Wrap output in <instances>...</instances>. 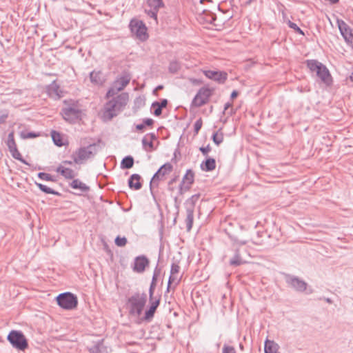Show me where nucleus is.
Segmentation results:
<instances>
[{
  "instance_id": "obj_1",
  "label": "nucleus",
  "mask_w": 353,
  "mask_h": 353,
  "mask_svg": "<svg viewBox=\"0 0 353 353\" xmlns=\"http://www.w3.org/2000/svg\"><path fill=\"white\" fill-rule=\"evenodd\" d=\"M128 99V94L127 92H122L106 102L104 105L103 119L108 121L117 117L124 109Z\"/></svg>"
},
{
  "instance_id": "obj_2",
  "label": "nucleus",
  "mask_w": 353,
  "mask_h": 353,
  "mask_svg": "<svg viewBox=\"0 0 353 353\" xmlns=\"http://www.w3.org/2000/svg\"><path fill=\"white\" fill-rule=\"evenodd\" d=\"M98 145L91 143L85 147H81L72 152L71 158L76 164H83L89 159L93 158L98 152Z\"/></svg>"
},
{
  "instance_id": "obj_3",
  "label": "nucleus",
  "mask_w": 353,
  "mask_h": 353,
  "mask_svg": "<svg viewBox=\"0 0 353 353\" xmlns=\"http://www.w3.org/2000/svg\"><path fill=\"white\" fill-rule=\"evenodd\" d=\"M147 301V295L145 292L134 293L129 297L127 303L129 305V313L132 316H139L143 310Z\"/></svg>"
},
{
  "instance_id": "obj_4",
  "label": "nucleus",
  "mask_w": 353,
  "mask_h": 353,
  "mask_svg": "<svg viewBox=\"0 0 353 353\" xmlns=\"http://www.w3.org/2000/svg\"><path fill=\"white\" fill-rule=\"evenodd\" d=\"M57 305L64 310H73L77 307L78 298L76 294L70 292L60 293L56 297Z\"/></svg>"
},
{
  "instance_id": "obj_5",
  "label": "nucleus",
  "mask_w": 353,
  "mask_h": 353,
  "mask_svg": "<svg viewBox=\"0 0 353 353\" xmlns=\"http://www.w3.org/2000/svg\"><path fill=\"white\" fill-rule=\"evenodd\" d=\"M7 340L17 350L23 351L28 347V340L20 330H11L7 336Z\"/></svg>"
},
{
  "instance_id": "obj_6",
  "label": "nucleus",
  "mask_w": 353,
  "mask_h": 353,
  "mask_svg": "<svg viewBox=\"0 0 353 353\" xmlns=\"http://www.w3.org/2000/svg\"><path fill=\"white\" fill-rule=\"evenodd\" d=\"M214 88L208 85L201 87L193 98L191 106L199 108L208 103L210 98L213 94Z\"/></svg>"
},
{
  "instance_id": "obj_7",
  "label": "nucleus",
  "mask_w": 353,
  "mask_h": 353,
  "mask_svg": "<svg viewBox=\"0 0 353 353\" xmlns=\"http://www.w3.org/2000/svg\"><path fill=\"white\" fill-rule=\"evenodd\" d=\"M149 306L145 310L144 316L143 319L145 321L150 322L153 319L154 314L156 312L157 309L160 305L161 302V296H154V290H152V293L150 289H149Z\"/></svg>"
},
{
  "instance_id": "obj_8",
  "label": "nucleus",
  "mask_w": 353,
  "mask_h": 353,
  "mask_svg": "<svg viewBox=\"0 0 353 353\" xmlns=\"http://www.w3.org/2000/svg\"><path fill=\"white\" fill-rule=\"evenodd\" d=\"M285 283L289 287L294 290L297 292H304L307 290L308 284L303 279L297 276L283 273Z\"/></svg>"
},
{
  "instance_id": "obj_9",
  "label": "nucleus",
  "mask_w": 353,
  "mask_h": 353,
  "mask_svg": "<svg viewBox=\"0 0 353 353\" xmlns=\"http://www.w3.org/2000/svg\"><path fill=\"white\" fill-rule=\"evenodd\" d=\"M6 145H7L9 152H10L12 157L21 162L25 165H30V163L26 161L21 153L18 150L17 145L14 139V132L12 130L9 132L7 139L5 141Z\"/></svg>"
},
{
  "instance_id": "obj_10",
  "label": "nucleus",
  "mask_w": 353,
  "mask_h": 353,
  "mask_svg": "<svg viewBox=\"0 0 353 353\" xmlns=\"http://www.w3.org/2000/svg\"><path fill=\"white\" fill-rule=\"evenodd\" d=\"M129 28L131 32L136 34L137 37L141 41H145L148 38L147 27L141 20L132 19L130 22Z\"/></svg>"
},
{
  "instance_id": "obj_11",
  "label": "nucleus",
  "mask_w": 353,
  "mask_h": 353,
  "mask_svg": "<svg viewBox=\"0 0 353 353\" xmlns=\"http://www.w3.org/2000/svg\"><path fill=\"white\" fill-rule=\"evenodd\" d=\"M172 169V165L168 162L162 165L154 174L150 182V190L152 194L153 186L157 187L159 185V181L161 180L165 175L170 172Z\"/></svg>"
},
{
  "instance_id": "obj_12",
  "label": "nucleus",
  "mask_w": 353,
  "mask_h": 353,
  "mask_svg": "<svg viewBox=\"0 0 353 353\" xmlns=\"http://www.w3.org/2000/svg\"><path fill=\"white\" fill-rule=\"evenodd\" d=\"M61 114L65 120L74 123L77 121L81 120L82 112L79 108L68 107L63 108Z\"/></svg>"
},
{
  "instance_id": "obj_13",
  "label": "nucleus",
  "mask_w": 353,
  "mask_h": 353,
  "mask_svg": "<svg viewBox=\"0 0 353 353\" xmlns=\"http://www.w3.org/2000/svg\"><path fill=\"white\" fill-rule=\"evenodd\" d=\"M149 264L150 260L145 255H139L134 258L132 268L135 272L143 273Z\"/></svg>"
},
{
  "instance_id": "obj_14",
  "label": "nucleus",
  "mask_w": 353,
  "mask_h": 353,
  "mask_svg": "<svg viewBox=\"0 0 353 353\" xmlns=\"http://www.w3.org/2000/svg\"><path fill=\"white\" fill-rule=\"evenodd\" d=\"M316 76L327 86H331L333 83V78L328 70L324 64H322L316 72Z\"/></svg>"
},
{
  "instance_id": "obj_15",
  "label": "nucleus",
  "mask_w": 353,
  "mask_h": 353,
  "mask_svg": "<svg viewBox=\"0 0 353 353\" xmlns=\"http://www.w3.org/2000/svg\"><path fill=\"white\" fill-rule=\"evenodd\" d=\"M204 75L209 79L214 80L219 84H223L228 79V74L224 71L203 70Z\"/></svg>"
},
{
  "instance_id": "obj_16",
  "label": "nucleus",
  "mask_w": 353,
  "mask_h": 353,
  "mask_svg": "<svg viewBox=\"0 0 353 353\" xmlns=\"http://www.w3.org/2000/svg\"><path fill=\"white\" fill-rule=\"evenodd\" d=\"M338 28L340 33L347 43L352 42L353 39V33L351 28L342 19H338Z\"/></svg>"
},
{
  "instance_id": "obj_17",
  "label": "nucleus",
  "mask_w": 353,
  "mask_h": 353,
  "mask_svg": "<svg viewBox=\"0 0 353 353\" xmlns=\"http://www.w3.org/2000/svg\"><path fill=\"white\" fill-rule=\"evenodd\" d=\"M216 19V15L205 9L202 10L197 17V20L201 23L214 24Z\"/></svg>"
},
{
  "instance_id": "obj_18",
  "label": "nucleus",
  "mask_w": 353,
  "mask_h": 353,
  "mask_svg": "<svg viewBox=\"0 0 353 353\" xmlns=\"http://www.w3.org/2000/svg\"><path fill=\"white\" fill-rule=\"evenodd\" d=\"M46 91L48 96L51 98L60 99L63 97L59 85L57 83L55 80L47 86Z\"/></svg>"
},
{
  "instance_id": "obj_19",
  "label": "nucleus",
  "mask_w": 353,
  "mask_h": 353,
  "mask_svg": "<svg viewBox=\"0 0 353 353\" xmlns=\"http://www.w3.org/2000/svg\"><path fill=\"white\" fill-rule=\"evenodd\" d=\"M141 176L139 174H132L128 180V184L130 189L139 190L142 188L141 182Z\"/></svg>"
},
{
  "instance_id": "obj_20",
  "label": "nucleus",
  "mask_w": 353,
  "mask_h": 353,
  "mask_svg": "<svg viewBox=\"0 0 353 353\" xmlns=\"http://www.w3.org/2000/svg\"><path fill=\"white\" fill-rule=\"evenodd\" d=\"M168 103V101L166 99H161L160 101H154L151 105V108L154 109L153 114L156 117L160 116L162 114L163 108H165Z\"/></svg>"
},
{
  "instance_id": "obj_21",
  "label": "nucleus",
  "mask_w": 353,
  "mask_h": 353,
  "mask_svg": "<svg viewBox=\"0 0 353 353\" xmlns=\"http://www.w3.org/2000/svg\"><path fill=\"white\" fill-rule=\"evenodd\" d=\"M201 170L211 172L216 168V160L212 157H208L200 165Z\"/></svg>"
},
{
  "instance_id": "obj_22",
  "label": "nucleus",
  "mask_w": 353,
  "mask_h": 353,
  "mask_svg": "<svg viewBox=\"0 0 353 353\" xmlns=\"http://www.w3.org/2000/svg\"><path fill=\"white\" fill-rule=\"evenodd\" d=\"M57 172L59 173L66 179H72L75 177L76 173L73 170L60 165L56 169Z\"/></svg>"
},
{
  "instance_id": "obj_23",
  "label": "nucleus",
  "mask_w": 353,
  "mask_h": 353,
  "mask_svg": "<svg viewBox=\"0 0 353 353\" xmlns=\"http://www.w3.org/2000/svg\"><path fill=\"white\" fill-rule=\"evenodd\" d=\"M245 261L243 260V259L241 256L240 251L239 248L235 249L234 250V254L233 257L230 260L229 264L231 266L233 267H237L242 264H243Z\"/></svg>"
},
{
  "instance_id": "obj_24",
  "label": "nucleus",
  "mask_w": 353,
  "mask_h": 353,
  "mask_svg": "<svg viewBox=\"0 0 353 353\" xmlns=\"http://www.w3.org/2000/svg\"><path fill=\"white\" fill-rule=\"evenodd\" d=\"M200 196L201 194L198 193L192 195L189 199H188L184 203L185 210H191L192 211H194L195 204L200 198Z\"/></svg>"
},
{
  "instance_id": "obj_25",
  "label": "nucleus",
  "mask_w": 353,
  "mask_h": 353,
  "mask_svg": "<svg viewBox=\"0 0 353 353\" xmlns=\"http://www.w3.org/2000/svg\"><path fill=\"white\" fill-rule=\"evenodd\" d=\"M154 121L151 118H145L141 123L136 124L135 129L139 132H143L146 127L152 128Z\"/></svg>"
},
{
  "instance_id": "obj_26",
  "label": "nucleus",
  "mask_w": 353,
  "mask_h": 353,
  "mask_svg": "<svg viewBox=\"0 0 353 353\" xmlns=\"http://www.w3.org/2000/svg\"><path fill=\"white\" fill-rule=\"evenodd\" d=\"M70 186L72 189H79L82 192H87L90 190V187L86 184L81 182L79 179H74L70 183Z\"/></svg>"
},
{
  "instance_id": "obj_27",
  "label": "nucleus",
  "mask_w": 353,
  "mask_h": 353,
  "mask_svg": "<svg viewBox=\"0 0 353 353\" xmlns=\"http://www.w3.org/2000/svg\"><path fill=\"white\" fill-rule=\"evenodd\" d=\"M145 99L143 96L137 97L133 101L132 110L134 113H137L139 109L145 106Z\"/></svg>"
},
{
  "instance_id": "obj_28",
  "label": "nucleus",
  "mask_w": 353,
  "mask_h": 353,
  "mask_svg": "<svg viewBox=\"0 0 353 353\" xmlns=\"http://www.w3.org/2000/svg\"><path fill=\"white\" fill-rule=\"evenodd\" d=\"M90 79L92 83L97 85H101L103 82L101 71H92L90 73Z\"/></svg>"
},
{
  "instance_id": "obj_29",
  "label": "nucleus",
  "mask_w": 353,
  "mask_h": 353,
  "mask_svg": "<svg viewBox=\"0 0 353 353\" xmlns=\"http://www.w3.org/2000/svg\"><path fill=\"white\" fill-rule=\"evenodd\" d=\"M134 163V158L130 156H126L121 161L120 167L123 170H128L133 167Z\"/></svg>"
},
{
  "instance_id": "obj_30",
  "label": "nucleus",
  "mask_w": 353,
  "mask_h": 353,
  "mask_svg": "<svg viewBox=\"0 0 353 353\" xmlns=\"http://www.w3.org/2000/svg\"><path fill=\"white\" fill-rule=\"evenodd\" d=\"M35 185L43 192L45 194H50L56 196H61V194L46 185H43L41 183H38L37 181L34 182Z\"/></svg>"
},
{
  "instance_id": "obj_31",
  "label": "nucleus",
  "mask_w": 353,
  "mask_h": 353,
  "mask_svg": "<svg viewBox=\"0 0 353 353\" xmlns=\"http://www.w3.org/2000/svg\"><path fill=\"white\" fill-rule=\"evenodd\" d=\"M277 347L278 345L273 341L266 339L265 341L264 352L265 353H277Z\"/></svg>"
},
{
  "instance_id": "obj_32",
  "label": "nucleus",
  "mask_w": 353,
  "mask_h": 353,
  "mask_svg": "<svg viewBox=\"0 0 353 353\" xmlns=\"http://www.w3.org/2000/svg\"><path fill=\"white\" fill-rule=\"evenodd\" d=\"M51 137L54 144L58 147H61L64 145V143L63 141L62 135L60 132L56 130H52L51 132Z\"/></svg>"
},
{
  "instance_id": "obj_33",
  "label": "nucleus",
  "mask_w": 353,
  "mask_h": 353,
  "mask_svg": "<svg viewBox=\"0 0 353 353\" xmlns=\"http://www.w3.org/2000/svg\"><path fill=\"white\" fill-rule=\"evenodd\" d=\"M161 274V269L159 268V262H157V264L154 270L153 275L152 277V281L150 285L149 289H150V291L152 292V290H155L157 279L159 274Z\"/></svg>"
},
{
  "instance_id": "obj_34",
  "label": "nucleus",
  "mask_w": 353,
  "mask_h": 353,
  "mask_svg": "<svg viewBox=\"0 0 353 353\" xmlns=\"http://www.w3.org/2000/svg\"><path fill=\"white\" fill-rule=\"evenodd\" d=\"M305 64L311 72H316L323 63L316 59H307L305 61Z\"/></svg>"
},
{
  "instance_id": "obj_35",
  "label": "nucleus",
  "mask_w": 353,
  "mask_h": 353,
  "mask_svg": "<svg viewBox=\"0 0 353 353\" xmlns=\"http://www.w3.org/2000/svg\"><path fill=\"white\" fill-rule=\"evenodd\" d=\"M194 181V173L191 169H188L183 177L181 183L192 185Z\"/></svg>"
},
{
  "instance_id": "obj_36",
  "label": "nucleus",
  "mask_w": 353,
  "mask_h": 353,
  "mask_svg": "<svg viewBox=\"0 0 353 353\" xmlns=\"http://www.w3.org/2000/svg\"><path fill=\"white\" fill-rule=\"evenodd\" d=\"M194 212V211H192L191 210H186L187 216L185 219V223L188 232L191 230L193 225Z\"/></svg>"
},
{
  "instance_id": "obj_37",
  "label": "nucleus",
  "mask_w": 353,
  "mask_h": 353,
  "mask_svg": "<svg viewBox=\"0 0 353 353\" xmlns=\"http://www.w3.org/2000/svg\"><path fill=\"white\" fill-rule=\"evenodd\" d=\"M131 79L130 76L128 74H123L118 80L120 86L117 88L118 90H123L130 83Z\"/></svg>"
},
{
  "instance_id": "obj_38",
  "label": "nucleus",
  "mask_w": 353,
  "mask_h": 353,
  "mask_svg": "<svg viewBox=\"0 0 353 353\" xmlns=\"http://www.w3.org/2000/svg\"><path fill=\"white\" fill-rule=\"evenodd\" d=\"M181 65L178 61H172L169 63L168 71L171 74H176L181 70Z\"/></svg>"
},
{
  "instance_id": "obj_39",
  "label": "nucleus",
  "mask_w": 353,
  "mask_h": 353,
  "mask_svg": "<svg viewBox=\"0 0 353 353\" xmlns=\"http://www.w3.org/2000/svg\"><path fill=\"white\" fill-rule=\"evenodd\" d=\"M40 135H41L40 132H36L21 131L20 132V137L22 139H34V138L39 137Z\"/></svg>"
},
{
  "instance_id": "obj_40",
  "label": "nucleus",
  "mask_w": 353,
  "mask_h": 353,
  "mask_svg": "<svg viewBox=\"0 0 353 353\" xmlns=\"http://www.w3.org/2000/svg\"><path fill=\"white\" fill-rule=\"evenodd\" d=\"M142 146L143 149L146 152H152L155 150L153 142L148 141L145 137L142 139Z\"/></svg>"
},
{
  "instance_id": "obj_41",
  "label": "nucleus",
  "mask_w": 353,
  "mask_h": 353,
  "mask_svg": "<svg viewBox=\"0 0 353 353\" xmlns=\"http://www.w3.org/2000/svg\"><path fill=\"white\" fill-rule=\"evenodd\" d=\"M37 176L39 179H40L41 180H43V181H52V182L57 181V178L54 176H53L49 173H46V172H40L37 174Z\"/></svg>"
},
{
  "instance_id": "obj_42",
  "label": "nucleus",
  "mask_w": 353,
  "mask_h": 353,
  "mask_svg": "<svg viewBox=\"0 0 353 353\" xmlns=\"http://www.w3.org/2000/svg\"><path fill=\"white\" fill-rule=\"evenodd\" d=\"M147 5L151 8L160 9L164 7L163 0H147Z\"/></svg>"
},
{
  "instance_id": "obj_43",
  "label": "nucleus",
  "mask_w": 353,
  "mask_h": 353,
  "mask_svg": "<svg viewBox=\"0 0 353 353\" xmlns=\"http://www.w3.org/2000/svg\"><path fill=\"white\" fill-rule=\"evenodd\" d=\"M159 10V9L150 8L149 10L145 9V12L147 14V15L148 17L154 19L156 21V22H157V14H158Z\"/></svg>"
},
{
  "instance_id": "obj_44",
  "label": "nucleus",
  "mask_w": 353,
  "mask_h": 353,
  "mask_svg": "<svg viewBox=\"0 0 353 353\" xmlns=\"http://www.w3.org/2000/svg\"><path fill=\"white\" fill-rule=\"evenodd\" d=\"M103 343L101 341H98L94 345L89 349L90 353H102Z\"/></svg>"
},
{
  "instance_id": "obj_45",
  "label": "nucleus",
  "mask_w": 353,
  "mask_h": 353,
  "mask_svg": "<svg viewBox=\"0 0 353 353\" xmlns=\"http://www.w3.org/2000/svg\"><path fill=\"white\" fill-rule=\"evenodd\" d=\"M212 139L213 142L216 145H219L223 141V134H218V132H214L212 136Z\"/></svg>"
},
{
  "instance_id": "obj_46",
  "label": "nucleus",
  "mask_w": 353,
  "mask_h": 353,
  "mask_svg": "<svg viewBox=\"0 0 353 353\" xmlns=\"http://www.w3.org/2000/svg\"><path fill=\"white\" fill-rule=\"evenodd\" d=\"M114 243L118 247H123L127 244L128 240L125 236H117L114 239Z\"/></svg>"
},
{
  "instance_id": "obj_47",
  "label": "nucleus",
  "mask_w": 353,
  "mask_h": 353,
  "mask_svg": "<svg viewBox=\"0 0 353 353\" xmlns=\"http://www.w3.org/2000/svg\"><path fill=\"white\" fill-rule=\"evenodd\" d=\"M288 25L290 28L293 29L296 33L301 35L305 34L304 32L297 26L296 23L289 20L288 22Z\"/></svg>"
},
{
  "instance_id": "obj_48",
  "label": "nucleus",
  "mask_w": 353,
  "mask_h": 353,
  "mask_svg": "<svg viewBox=\"0 0 353 353\" xmlns=\"http://www.w3.org/2000/svg\"><path fill=\"white\" fill-rule=\"evenodd\" d=\"M191 185L180 183L179 186V194L183 195L190 189Z\"/></svg>"
},
{
  "instance_id": "obj_49",
  "label": "nucleus",
  "mask_w": 353,
  "mask_h": 353,
  "mask_svg": "<svg viewBox=\"0 0 353 353\" xmlns=\"http://www.w3.org/2000/svg\"><path fill=\"white\" fill-rule=\"evenodd\" d=\"M203 121L202 119H198L194 124V132L195 134H198L202 127Z\"/></svg>"
},
{
  "instance_id": "obj_50",
  "label": "nucleus",
  "mask_w": 353,
  "mask_h": 353,
  "mask_svg": "<svg viewBox=\"0 0 353 353\" xmlns=\"http://www.w3.org/2000/svg\"><path fill=\"white\" fill-rule=\"evenodd\" d=\"M180 270V267L178 264V263H176V262H174L172 263L171 265V268H170V274H177L179 273Z\"/></svg>"
},
{
  "instance_id": "obj_51",
  "label": "nucleus",
  "mask_w": 353,
  "mask_h": 353,
  "mask_svg": "<svg viewBox=\"0 0 353 353\" xmlns=\"http://www.w3.org/2000/svg\"><path fill=\"white\" fill-rule=\"evenodd\" d=\"M222 353H236V352L233 346L225 344L222 349Z\"/></svg>"
},
{
  "instance_id": "obj_52",
  "label": "nucleus",
  "mask_w": 353,
  "mask_h": 353,
  "mask_svg": "<svg viewBox=\"0 0 353 353\" xmlns=\"http://www.w3.org/2000/svg\"><path fill=\"white\" fill-rule=\"evenodd\" d=\"M199 150L203 155L208 157L209 152L211 150V147L210 144H208L206 146L200 147Z\"/></svg>"
},
{
  "instance_id": "obj_53",
  "label": "nucleus",
  "mask_w": 353,
  "mask_h": 353,
  "mask_svg": "<svg viewBox=\"0 0 353 353\" xmlns=\"http://www.w3.org/2000/svg\"><path fill=\"white\" fill-rule=\"evenodd\" d=\"M177 156H181V152L179 148H176L174 151L173 157L172 158V162L176 163V157Z\"/></svg>"
},
{
  "instance_id": "obj_54",
  "label": "nucleus",
  "mask_w": 353,
  "mask_h": 353,
  "mask_svg": "<svg viewBox=\"0 0 353 353\" xmlns=\"http://www.w3.org/2000/svg\"><path fill=\"white\" fill-rule=\"evenodd\" d=\"M8 117V112H5L0 113V123H4Z\"/></svg>"
},
{
  "instance_id": "obj_55",
  "label": "nucleus",
  "mask_w": 353,
  "mask_h": 353,
  "mask_svg": "<svg viewBox=\"0 0 353 353\" xmlns=\"http://www.w3.org/2000/svg\"><path fill=\"white\" fill-rule=\"evenodd\" d=\"M174 279H175V278H174V275L170 274L169 276V279H168V286H167V290H166L167 292H169L171 284L174 281Z\"/></svg>"
},
{
  "instance_id": "obj_56",
  "label": "nucleus",
  "mask_w": 353,
  "mask_h": 353,
  "mask_svg": "<svg viewBox=\"0 0 353 353\" xmlns=\"http://www.w3.org/2000/svg\"><path fill=\"white\" fill-rule=\"evenodd\" d=\"M144 137H145L146 138L149 137L150 139V141L152 142H153V141H154L157 139V135L154 132L148 133Z\"/></svg>"
},
{
  "instance_id": "obj_57",
  "label": "nucleus",
  "mask_w": 353,
  "mask_h": 353,
  "mask_svg": "<svg viewBox=\"0 0 353 353\" xmlns=\"http://www.w3.org/2000/svg\"><path fill=\"white\" fill-rule=\"evenodd\" d=\"M239 95V92L236 90H233L230 94V99L232 100L234 99L235 98H236Z\"/></svg>"
},
{
  "instance_id": "obj_58",
  "label": "nucleus",
  "mask_w": 353,
  "mask_h": 353,
  "mask_svg": "<svg viewBox=\"0 0 353 353\" xmlns=\"http://www.w3.org/2000/svg\"><path fill=\"white\" fill-rule=\"evenodd\" d=\"M114 94V90L112 88H110L108 90V92L106 93V97L110 98V97H112Z\"/></svg>"
},
{
  "instance_id": "obj_59",
  "label": "nucleus",
  "mask_w": 353,
  "mask_h": 353,
  "mask_svg": "<svg viewBox=\"0 0 353 353\" xmlns=\"http://www.w3.org/2000/svg\"><path fill=\"white\" fill-rule=\"evenodd\" d=\"M232 105V103H230V102H227L225 105H224V110H223V113H225V111H226L229 108H230L231 106Z\"/></svg>"
},
{
  "instance_id": "obj_60",
  "label": "nucleus",
  "mask_w": 353,
  "mask_h": 353,
  "mask_svg": "<svg viewBox=\"0 0 353 353\" xmlns=\"http://www.w3.org/2000/svg\"><path fill=\"white\" fill-rule=\"evenodd\" d=\"M229 238L230 239V240H231L232 241H233V242H234V243L237 244V243H238L239 240L237 239V238H236V236H232V235H230V236H229Z\"/></svg>"
},
{
  "instance_id": "obj_61",
  "label": "nucleus",
  "mask_w": 353,
  "mask_h": 353,
  "mask_svg": "<svg viewBox=\"0 0 353 353\" xmlns=\"http://www.w3.org/2000/svg\"><path fill=\"white\" fill-rule=\"evenodd\" d=\"M74 161L65 160L62 161V163L64 165H72L74 163Z\"/></svg>"
},
{
  "instance_id": "obj_62",
  "label": "nucleus",
  "mask_w": 353,
  "mask_h": 353,
  "mask_svg": "<svg viewBox=\"0 0 353 353\" xmlns=\"http://www.w3.org/2000/svg\"><path fill=\"white\" fill-rule=\"evenodd\" d=\"M178 179V176H174L168 182V186L171 185L174 183H175Z\"/></svg>"
},
{
  "instance_id": "obj_63",
  "label": "nucleus",
  "mask_w": 353,
  "mask_h": 353,
  "mask_svg": "<svg viewBox=\"0 0 353 353\" xmlns=\"http://www.w3.org/2000/svg\"><path fill=\"white\" fill-rule=\"evenodd\" d=\"M163 88V85H159L158 86L156 87V88L153 91V93L155 94H156V91L157 90H162Z\"/></svg>"
},
{
  "instance_id": "obj_64",
  "label": "nucleus",
  "mask_w": 353,
  "mask_h": 353,
  "mask_svg": "<svg viewBox=\"0 0 353 353\" xmlns=\"http://www.w3.org/2000/svg\"><path fill=\"white\" fill-rule=\"evenodd\" d=\"M246 243H247V241H245V240H239L237 245H245Z\"/></svg>"
}]
</instances>
